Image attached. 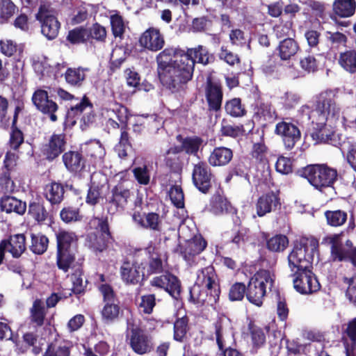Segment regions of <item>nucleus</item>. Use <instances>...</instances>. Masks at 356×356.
<instances>
[{"instance_id": "16", "label": "nucleus", "mask_w": 356, "mask_h": 356, "mask_svg": "<svg viewBox=\"0 0 356 356\" xmlns=\"http://www.w3.org/2000/svg\"><path fill=\"white\" fill-rule=\"evenodd\" d=\"M149 286L163 289L176 300L181 298V281L178 277L169 270H164L161 275L152 277L149 281Z\"/></svg>"}, {"instance_id": "47", "label": "nucleus", "mask_w": 356, "mask_h": 356, "mask_svg": "<svg viewBox=\"0 0 356 356\" xmlns=\"http://www.w3.org/2000/svg\"><path fill=\"white\" fill-rule=\"evenodd\" d=\"M88 241L93 252H103L108 249L109 245L115 242V237L106 238V236L92 233L88 236Z\"/></svg>"}, {"instance_id": "34", "label": "nucleus", "mask_w": 356, "mask_h": 356, "mask_svg": "<svg viewBox=\"0 0 356 356\" xmlns=\"http://www.w3.org/2000/svg\"><path fill=\"white\" fill-rule=\"evenodd\" d=\"M208 210L215 216L224 213L236 214V209L232 207L227 199L219 193H215L210 200Z\"/></svg>"}, {"instance_id": "3", "label": "nucleus", "mask_w": 356, "mask_h": 356, "mask_svg": "<svg viewBox=\"0 0 356 356\" xmlns=\"http://www.w3.org/2000/svg\"><path fill=\"white\" fill-rule=\"evenodd\" d=\"M296 174L306 179L314 188L320 191L333 187L338 177L337 169L331 168L326 163L307 165L298 169Z\"/></svg>"}, {"instance_id": "17", "label": "nucleus", "mask_w": 356, "mask_h": 356, "mask_svg": "<svg viewBox=\"0 0 356 356\" xmlns=\"http://www.w3.org/2000/svg\"><path fill=\"white\" fill-rule=\"evenodd\" d=\"M312 268L292 272L293 287L301 294H310L319 291L320 283L312 271Z\"/></svg>"}, {"instance_id": "7", "label": "nucleus", "mask_w": 356, "mask_h": 356, "mask_svg": "<svg viewBox=\"0 0 356 356\" xmlns=\"http://www.w3.org/2000/svg\"><path fill=\"white\" fill-rule=\"evenodd\" d=\"M104 303L101 311L102 321L106 324L113 323L118 321L123 311L120 307V302L113 286L109 284H101L98 286Z\"/></svg>"}, {"instance_id": "39", "label": "nucleus", "mask_w": 356, "mask_h": 356, "mask_svg": "<svg viewBox=\"0 0 356 356\" xmlns=\"http://www.w3.org/2000/svg\"><path fill=\"white\" fill-rule=\"evenodd\" d=\"M228 321L225 316L218 317L213 323L216 343L220 352L230 346V342L226 332Z\"/></svg>"}, {"instance_id": "20", "label": "nucleus", "mask_w": 356, "mask_h": 356, "mask_svg": "<svg viewBox=\"0 0 356 356\" xmlns=\"http://www.w3.org/2000/svg\"><path fill=\"white\" fill-rule=\"evenodd\" d=\"M250 93L248 99L252 102L250 103L254 110L253 118L257 120L263 119L265 121H271L276 118L277 113L270 103L263 102L261 92L257 86H252L249 89Z\"/></svg>"}, {"instance_id": "59", "label": "nucleus", "mask_w": 356, "mask_h": 356, "mask_svg": "<svg viewBox=\"0 0 356 356\" xmlns=\"http://www.w3.org/2000/svg\"><path fill=\"white\" fill-rule=\"evenodd\" d=\"M225 110L227 114L234 118L245 115V108L242 105L241 99L238 97L227 100L225 104Z\"/></svg>"}, {"instance_id": "63", "label": "nucleus", "mask_w": 356, "mask_h": 356, "mask_svg": "<svg viewBox=\"0 0 356 356\" xmlns=\"http://www.w3.org/2000/svg\"><path fill=\"white\" fill-rule=\"evenodd\" d=\"M156 305V296L154 293H148L143 295L140 297L139 308L144 314H151L154 311V308Z\"/></svg>"}, {"instance_id": "14", "label": "nucleus", "mask_w": 356, "mask_h": 356, "mask_svg": "<svg viewBox=\"0 0 356 356\" xmlns=\"http://www.w3.org/2000/svg\"><path fill=\"white\" fill-rule=\"evenodd\" d=\"M129 339L131 348L137 355L148 354L154 349L153 337L140 326L131 325Z\"/></svg>"}, {"instance_id": "21", "label": "nucleus", "mask_w": 356, "mask_h": 356, "mask_svg": "<svg viewBox=\"0 0 356 356\" xmlns=\"http://www.w3.org/2000/svg\"><path fill=\"white\" fill-rule=\"evenodd\" d=\"M213 177L211 167L207 162L200 161L193 164L192 182L200 192L203 194H208L210 192Z\"/></svg>"}, {"instance_id": "55", "label": "nucleus", "mask_w": 356, "mask_h": 356, "mask_svg": "<svg viewBox=\"0 0 356 356\" xmlns=\"http://www.w3.org/2000/svg\"><path fill=\"white\" fill-rule=\"evenodd\" d=\"M289 243L286 236L276 234L266 241V248L270 252H281L288 247Z\"/></svg>"}, {"instance_id": "60", "label": "nucleus", "mask_w": 356, "mask_h": 356, "mask_svg": "<svg viewBox=\"0 0 356 356\" xmlns=\"http://www.w3.org/2000/svg\"><path fill=\"white\" fill-rule=\"evenodd\" d=\"M10 129L9 145L12 149L17 151L24 143V136L23 132L17 127V124H11Z\"/></svg>"}, {"instance_id": "49", "label": "nucleus", "mask_w": 356, "mask_h": 356, "mask_svg": "<svg viewBox=\"0 0 356 356\" xmlns=\"http://www.w3.org/2000/svg\"><path fill=\"white\" fill-rule=\"evenodd\" d=\"M127 129V124L121 127L120 140L115 147L121 159H125L128 156V149H132V139Z\"/></svg>"}, {"instance_id": "37", "label": "nucleus", "mask_w": 356, "mask_h": 356, "mask_svg": "<svg viewBox=\"0 0 356 356\" xmlns=\"http://www.w3.org/2000/svg\"><path fill=\"white\" fill-rule=\"evenodd\" d=\"M87 108L92 109L93 105L89 98L85 95L79 104L74 106H71V108L67 110L64 122L65 126L72 127L75 125L76 120L81 116L82 113Z\"/></svg>"}, {"instance_id": "31", "label": "nucleus", "mask_w": 356, "mask_h": 356, "mask_svg": "<svg viewBox=\"0 0 356 356\" xmlns=\"http://www.w3.org/2000/svg\"><path fill=\"white\" fill-rule=\"evenodd\" d=\"M1 242L5 243L7 251L13 258H19L26 250L25 234H10L7 238L1 240Z\"/></svg>"}, {"instance_id": "51", "label": "nucleus", "mask_w": 356, "mask_h": 356, "mask_svg": "<svg viewBox=\"0 0 356 356\" xmlns=\"http://www.w3.org/2000/svg\"><path fill=\"white\" fill-rule=\"evenodd\" d=\"M203 142V139L200 136H186L183 141V145H177V147L181 152H184L187 155L197 156Z\"/></svg>"}, {"instance_id": "12", "label": "nucleus", "mask_w": 356, "mask_h": 356, "mask_svg": "<svg viewBox=\"0 0 356 356\" xmlns=\"http://www.w3.org/2000/svg\"><path fill=\"white\" fill-rule=\"evenodd\" d=\"M146 264L138 258L133 262L126 258L120 268V274L122 282L127 285H136L147 280Z\"/></svg>"}, {"instance_id": "25", "label": "nucleus", "mask_w": 356, "mask_h": 356, "mask_svg": "<svg viewBox=\"0 0 356 356\" xmlns=\"http://www.w3.org/2000/svg\"><path fill=\"white\" fill-rule=\"evenodd\" d=\"M189 300L194 304L213 306L219 300L220 289H207L194 285L190 289Z\"/></svg>"}, {"instance_id": "57", "label": "nucleus", "mask_w": 356, "mask_h": 356, "mask_svg": "<svg viewBox=\"0 0 356 356\" xmlns=\"http://www.w3.org/2000/svg\"><path fill=\"white\" fill-rule=\"evenodd\" d=\"M83 270L81 268H76L71 275L72 282V292L75 295L84 294L86 291L88 280L83 284Z\"/></svg>"}, {"instance_id": "5", "label": "nucleus", "mask_w": 356, "mask_h": 356, "mask_svg": "<svg viewBox=\"0 0 356 356\" xmlns=\"http://www.w3.org/2000/svg\"><path fill=\"white\" fill-rule=\"evenodd\" d=\"M35 18L40 25L41 34L47 40H54L58 37L61 23L58 18V12L51 3L42 1Z\"/></svg>"}, {"instance_id": "2", "label": "nucleus", "mask_w": 356, "mask_h": 356, "mask_svg": "<svg viewBox=\"0 0 356 356\" xmlns=\"http://www.w3.org/2000/svg\"><path fill=\"white\" fill-rule=\"evenodd\" d=\"M318 248V241L315 238L301 237L296 240L287 258L291 271L312 268L314 253Z\"/></svg>"}, {"instance_id": "40", "label": "nucleus", "mask_w": 356, "mask_h": 356, "mask_svg": "<svg viewBox=\"0 0 356 356\" xmlns=\"http://www.w3.org/2000/svg\"><path fill=\"white\" fill-rule=\"evenodd\" d=\"M1 211L10 213L12 212L22 216L26 211V203L13 196L3 195L0 200Z\"/></svg>"}, {"instance_id": "42", "label": "nucleus", "mask_w": 356, "mask_h": 356, "mask_svg": "<svg viewBox=\"0 0 356 356\" xmlns=\"http://www.w3.org/2000/svg\"><path fill=\"white\" fill-rule=\"evenodd\" d=\"M233 157L232 150L225 147H215L211 152L208 161L211 166H224L228 164Z\"/></svg>"}, {"instance_id": "52", "label": "nucleus", "mask_w": 356, "mask_h": 356, "mask_svg": "<svg viewBox=\"0 0 356 356\" xmlns=\"http://www.w3.org/2000/svg\"><path fill=\"white\" fill-rule=\"evenodd\" d=\"M355 0H334L333 3L334 13L341 17L352 16L355 11Z\"/></svg>"}, {"instance_id": "30", "label": "nucleus", "mask_w": 356, "mask_h": 356, "mask_svg": "<svg viewBox=\"0 0 356 356\" xmlns=\"http://www.w3.org/2000/svg\"><path fill=\"white\" fill-rule=\"evenodd\" d=\"M195 285L207 289H220L218 277L214 267L211 265L199 270Z\"/></svg>"}, {"instance_id": "41", "label": "nucleus", "mask_w": 356, "mask_h": 356, "mask_svg": "<svg viewBox=\"0 0 356 356\" xmlns=\"http://www.w3.org/2000/svg\"><path fill=\"white\" fill-rule=\"evenodd\" d=\"M277 50L282 60H289L300 51V47L296 40L289 37L280 42Z\"/></svg>"}, {"instance_id": "15", "label": "nucleus", "mask_w": 356, "mask_h": 356, "mask_svg": "<svg viewBox=\"0 0 356 356\" xmlns=\"http://www.w3.org/2000/svg\"><path fill=\"white\" fill-rule=\"evenodd\" d=\"M147 257V261H143L146 264V277L154 274H161L168 267V256L166 252H162L159 247L150 242L144 249Z\"/></svg>"}, {"instance_id": "11", "label": "nucleus", "mask_w": 356, "mask_h": 356, "mask_svg": "<svg viewBox=\"0 0 356 356\" xmlns=\"http://www.w3.org/2000/svg\"><path fill=\"white\" fill-rule=\"evenodd\" d=\"M132 192L123 182H118L108 193L106 204L108 213L115 214L123 212L131 200Z\"/></svg>"}, {"instance_id": "9", "label": "nucleus", "mask_w": 356, "mask_h": 356, "mask_svg": "<svg viewBox=\"0 0 356 356\" xmlns=\"http://www.w3.org/2000/svg\"><path fill=\"white\" fill-rule=\"evenodd\" d=\"M272 281L269 270H258L250 278L246 286V298L252 304L261 307L266 293V284Z\"/></svg>"}, {"instance_id": "54", "label": "nucleus", "mask_w": 356, "mask_h": 356, "mask_svg": "<svg viewBox=\"0 0 356 356\" xmlns=\"http://www.w3.org/2000/svg\"><path fill=\"white\" fill-rule=\"evenodd\" d=\"M324 216L327 224L333 227L342 226L348 220L347 212L341 209L327 210L324 212Z\"/></svg>"}, {"instance_id": "26", "label": "nucleus", "mask_w": 356, "mask_h": 356, "mask_svg": "<svg viewBox=\"0 0 356 356\" xmlns=\"http://www.w3.org/2000/svg\"><path fill=\"white\" fill-rule=\"evenodd\" d=\"M205 98L209 112L221 110L223 100L222 86L220 83L208 79L205 86Z\"/></svg>"}, {"instance_id": "6", "label": "nucleus", "mask_w": 356, "mask_h": 356, "mask_svg": "<svg viewBox=\"0 0 356 356\" xmlns=\"http://www.w3.org/2000/svg\"><path fill=\"white\" fill-rule=\"evenodd\" d=\"M338 92L337 88L321 92L316 97L314 108L309 115L338 119L341 113V108L337 103Z\"/></svg>"}, {"instance_id": "18", "label": "nucleus", "mask_w": 356, "mask_h": 356, "mask_svg": "<svg viewBox=\"0 0 356 356\" xmlns=\"http://www.w3.org/2000/svg\"><path fill=\"white\" fill-rule=\"evenodd\" d=\"M31 101L35 108L48 118L51 122H56V113L59 109L58 104L49 95L47 90L41 88L36 89L32 95Z\"/></svg>"}, {"instance_id": "64", "label": "nucleus", "mask_w": 356, "mask_h": 356, "mask_svg": "<svg viewBox=\"0 0 356 356\" xmlns=\"http://www.w3.org/2000/svg\"><path fill=\"white\" fill-rule=\"evenodd\" d=\"M135 179L140 185H148L150 182V170L146 164L135 167L132 170Z\"/></svg>"}, {"instance_id": "62", "label": "nucleus", "mask_w": 356, "mask_h": 356, "mask_svg": "<svg viewBox=\"0 0 356 356\" xmlns=\"http://www.w3.org/2000/svg\"><path fill=\"white\" fill-rule=\"evenodd\" d=\"M102 186L91 184L88 190L86 197V203L91 207L97 205L100 200L102 199Z\"/></svg>"}, {"instance_id": "53", "label": "nucleus", "mask_w": 356, "mask_h": 356, "mask_svg": "<svg viewBox=\"0 0 356 356\" xmlns=\"http://www.w3.org/2000/svg\"><path fill=\"white\" fill-rule=\"evenodd\" d=\"M49 243V238L44 234L31 233L29 249L33 254L41 255L47 250Z\"/></svg>"}, {"instance_id": "35", "label": "nucleus", "mask_w": 356, "mask_h": 356, "mask_svg": "<svg viewBox=\"0 0 356 356\" xmlns=\"http://www.w3.org/2000/svg\"><path fill=\"white\" fill-rule=\"evenodd\" d=\"M64 185L53 181L44 187V197L50 203L52 209L58 208L64 200Z\"/></svg>"}, {"instance_id": "8", "label": "nucleus", "mask_w": 356, "mask_h": 356, "mask_svg": "<svg viewBox=\"0 0 356 356\" xmlns=\"http://www.w3.org/2000/svg\"><path fill=\"white\" fill-rule=\"evenodd\" d=\"M309 119L312 122L310 136L315 144H327L337 147L341 145V136L327 126L328 119L312 115Z\"/></svg>"}, {"instance_id": "22", "label": "nucleus", "mask_w": 356, "mask_h": 356, "mask_svg": "<svg viewBox=\"0 0 356 356\" xmlns=\"http://www.w3.org/2000/svg\"><path fill=\"white\" fill-rule=\"evenodd\" d=\"M67 143V135L64 133L52 134L47 141L42 145V153L45 159L54 161L63 154Z\"/></svg>"}, {"instance_id": "61", "label": "nucleus", "mask_w": 356, "mask_h": 356, "mask_svg": "<svg viewBox=\"0 0 356 356\" xmlns=\"http://www.w3.org/2000/svg\"><path fill=\"white\" fill-rule=\"evenodd\" d=\"M94 221L97 222L95 229L97 234L106 236V238L114 237L107 216H102L100 217H95Z\"/></svg>"}, {"instance_id": "1", "label": "nucleus", "mask_w": 356, "mask_h": 356, "mask_svg": "<svg viewBox=\"0 0 356 356\" xmlns=\"http://www.w3.org/2000/svg\"><path fill=\"white\" fill-rule=\"evenodd\" d=\"M184 51L167 47L156 56L157 71L163 88L170 93L185 92V79L189 72L188 59L183 56Z\"/></svg>"}, {"instance_id": "46", "label": "nucleus", "mask_w": 356, "mask_h": 356, "mask_svg": "<svg viewBox=\"0 0 356 356\" xmlns=\"http://www.w3.org/2000/svg\"><path fill=\"white\" fill-rule=\"evenodd\" d=\"M338 64L346 72L356 74V50L346 49L339 53Z\"/></svg>"}, {"instance_id": "38", "label": "nucleus", "mask_w": 356, "mask_h": 356, "mask_svg": "<svg viewBox=\"0 0 356 356\" xmlns=\"http://www.w3.org/2000/svg\"><path fill=\"white\" fill-rule=\"evenodd\" d=\"M28 214L38 225H47V221L50 222L51 220V216L45 208L43 202L40 200H33L29 202Z\"/></svg>"}, {"instance_id": "32", "label": "nucleus", "mask_w": 356, "mask_h": 356, "mask_svg": "<svg viewBox=\"0 0 356 356\" xmlns=\"http://www.w3.org/2000/svg\"><path fill=\"white\" fill-rule=\"evenodd\" d=\"M80 149L84 157L88 158L93 165L101 161L106 154L104 146L98 140H92L81 144Z\"/></svg>"}, {"instance_id": "13", "label": "nucleus", "mask_w": 356, "mask_h": 356, "mask_svg": "<svg viewBox=\"0 0 356 356\" xmlns=\"http://www.w3.org/2000/svg\"><path fill=\"white\" fill-rule=\"evenodd\" d=\"M251 129L246 134V144H251L250 155L256 163H262L266 160L268 147L264 142V131L260 128L254 129L253 121L246 122V127Z\"/></svg>"}, {"instance_id": "36", "label": "nucleus", "mask_w": 356, "mask_h": 356, "mask_svg": "<svg viewBox=\"0 0 356 356\" xmlns=\"http://www.w3.org/2000/svg\"><path fill=\"white\" fill-rule=\"evenodd\" d=\"M189 317L184 311L181 314L179 309L176 314V319L173 323V339L182 343L186 339L188 332L190 330Z\"/></svg>"}, {"instance_id": "28", "label": "nucleus", "mask_w": 356, "mask_h": 356, "mask_svg": "<svg viewBox=\"0 0 356 356\" xmlns=\"http://www.w3.org/2000/svg\"><path fill=\"white\" fill-rule=\"evenodd\" d=\"M140 45L149 51H158L164 44L165 40L159 29L149 27L140 36L138 40Z\"/></svg>"}, {"instance_id": "4", "label": "nucleus", "mask_w": 356, "mask_h": 356, "mask_svg": "<svg viewBox=\"0 0 356 356\" xmlns=\"http://www.w3.org/2000/svg\"><path fill=\"white\" fill-rule=\"evenodd\" d=\"M56 265L64 273L68 272L76 259V246L78 241L74 232L59 230L56 234Z\"/></svg>"}, {"instance_id": "23", "label": "nucleus", "mask_w": 356, "mask_h": 356, "mask_svg": "<svg viewBox=\"0 0 356 356\" xmlns=\"http://www.w3.org/2000/svg\"><path fill=\"white\" fill-rule=\"evenodd\" d=\"M207 242L201 234L195 235L185 243L177 247V252L188 264L194 261L197 255L202 253L207 248Z\"/></svg>"}, {"instance_id": "50", "label": "nucleus", "mask_w": 356, "mask_h": 356, "mask_svg": "<svg viewBox=\"0 0 356 356\" xmlns=\"http://www.w3.org/2000/svg\"><path fill=\"white\" fill-rule=\"evenodd\" d=\"M19 12L13 0H0V25L8 24Z\"/></svg>"}, {"instance_id": "58", "label": "nucleus", "mask_w": 356, "mask_h": 356, "mask_svg": "<svg viewBox=\"0 0 356 356\" xmlns=\"http://www.w3.org/2000/svg\"><path fill=\"white\" fill-rule=\"evenodd\" d=\"M60 218L65 223L81 221L83 216L80 209L73 206L64 207L60 211Z\"/></svg>"}, {"instance_id": "56", "label": "nucleus", "mask_w": 356, "mask_h": 356, "mask_svg": "<svg viewBox=\"0 0 356 356\" xmlns=\"http://www.w3.org/2000/svg\"><path fill=\"white\" fill-rule=\"evenodd\" d=\"M86 34V26H79L75 27L68 31L66 36V41L72 45L86 44L88 42Z\"/></svg>"}, {"instance_id": "44", "label": "nucleus", "mask_w": 356, "mask_h": 356, "mask_svg": "<svg viewBox=\"0 0 356 356\" xmlns=\"http://www.w3.org/2000/svg\"><path fill=\"white\" fill-rule=\"evenodd\" d=\"M73 345L67 340H56L49 344L42 356H70Z\"/></svg>"}, {"instance_id": "43", "label": "nucleus", "mask_w": 356, "mask_h": 356, "mask_svg": "<svg viewBox=\"0 0 356 356\" xmlns=\"http://www.w3.org/2000/svg\"><path fill=\"white\" fill-rule=\"evenodd\" d=\"M252 345V353H255L266 343V333L264 329L250 321L248 323V333Z\"/></svg>"}, {"instance_id": "24", "label": "nucleus", "mask_w": 356, "mask_h": 356, "mask_svg": "<svg viewBox=\"0 0 356 356\" xmlns=\"http://www.w3.org/2000/svg\"><path fill=\"white\" fill-rule=\"evenodd\" d=\"M281 205L280 191H270L263 193L257 199L255 204L256 213L259 217H263L267 213L280 209Z\"/></svg>"}, {"instance_id": "10", "label": "nucleus", "mask_w": 356, "mask_h": 356, "mask_svg": "<svg viewBox=\"0 0 356 356\" xmlns=\"http://www.w3.org/2000/svg\"><path fill=\"white\" fill-rule=\"evenodd\" d=\"M274 133L281 138L287 151L293 149L302 136L298 122L289 118H283L276 124Z\"/></svg>"}, {"instance_id": "45", "label": "nucleus", "mask_w": 356, "mask_h": 356, "mask_svg": "<svg viewBox=\"0 0 356 356\" xmlns=\"http://www.w3.org/2000/svg\"><path fill=\"white\" fill-rule=\"evenodd\" d=\"M88 71L89 69L86 67H68L64 74L65 79L70 86L80 88L83 86Z\"/></svg>"}, {"instance_id": "48", "label": "nucleus", "mask_w": 356, "mask_h": 356, "mask_svg": "<svg viewBox=\"0 0 356 356\" xmlns=\"http://www.w3.org/2000/svg\"><path fill=\"white\" fill-rule=\"evenodd\" d=\"M88 42L90 44H104L106 41L107 31L106 28L98 22L92 24L89 28L86 27Z\"/></svg>"}, {"instance_id": "29", "label": "nucleus", "mask_w": 356, "mask_h": 356, "mask_svg": "<svg viewBox=\"0 0 356 356\" xmlns=\"http://www.w3.org/2000/svg\"><path fill=\"white\" fill-rule=\"evenodd\" d=\"M185 160V155L177 145L170 147L163 154V163L172 173L180 175L182 172Z\"/></svg>"}, {"instance_id": "27", "label": "nucleus", "mask_w": 356, "mask_h": 356, "mask_svg": "<svg viewBox=\"0 0 356 356\" xmlns=\"http://www.w3.org/2000/svg\"><path fill=\"white\" fill-rule=\"evenodd\" d=\"M63 163L70 172L74 175H81L86 171V159L81 150L70 149L62 155Z\"/></svg>"}, {"instance_id": "33", "label": "nucleus", "mask_w": 356, "mask_h": 356, "mask_svg": "<svg viewBox=\"0 0 356 356\" xmlns=\"http://www.w3.org/2000/svg\"><path fill=\"white\" fill-rule=\"evenodd\" d=\"M47 309L43 300L36 298L29 308V321L34 328H40L44 325L47 321Z\"/></svg>"}, {"instance_id": "19", "label": "nucleus", "mask_w": 356, "mask_h": 356, "mask_svg": "<svg viewBox=\"0 0 356 356\" xmlns=\"http://www.w3.org/2000/svg\"><path fill=\"white\" fill-rule=\"evenodd\" d=\"M183 56L188 59V63L187 65H190L188 76L186 75L184 76L186 90L187 88V83L193 78L195 64L197 63L203 65H207L210 63L213 62L215 57L207 47L201 44H199L194 48L188 49L186 52L184 51Z\"/></svg>"}]
</instances>
